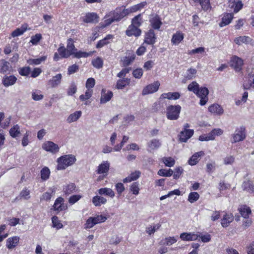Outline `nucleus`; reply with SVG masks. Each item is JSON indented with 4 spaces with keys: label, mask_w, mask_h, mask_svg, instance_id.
Wrapping results in <instances>:
<instances>
[{
    "label": "nucleus",
    "mask_w": 254,
    "mask_h": 254,
    "mask_svg": "<svg viewBox=\"0 0 254 254\" xmlns=\"http://www.w3.org/2000/svg\"><path fill=\"white\" fill-rule=\"evenodd\" d=\"M92 54V52H91L90 53H87L85 52H82L81 51L75 52L74 54L73 55L74 57L76 58H87L88 57L91 56Z\"/></svg>",
    "instance_id": "5fc2aeb1"
},
{
    "label": "nucleus",
    "mask_w": 254,
    "mask_h": 254,
    "mask_svg": "<svg viewBox=\"0 0 254 254\" xmlns=\"http://www.w3.org/2000/svg\"><path fill=\"white\" fill-rule=\"evenodd\" d=\"M195 94L200 98L199 104L201 106L206 104L208 100V95L209 94L208 89L206 87H200Z\"/></svg>",
    "instance_id": "0eeeda50"
},
{
    "label": "nucleus",
    "mask_w": 254,
    "mask_h": 254,
    "mask_svg": "<svg viewBox=\"0 0 254 254\" xmlns=\"http://www.w3.org/2000/svg\"><path fill=\"white\" fill-rule=\"evenodd\" d=\"M193 129H189L181 131L179 134V140L181 142H186L193 134Z\"/></svg>",
    "instance_id": "2eb2a0df"
},
{
    "label": "nucleus",
    "mask_w": 254,
    "mask_h": 254,
    "mask_svg": "<svg viewBox=\"0 0 254 254\" xmlns=\"http://www.w3.org/2000/svg\"><path fill=\"white\" fill-rule=\"evenodd\" d=\"M208 111L211 113L217 115H221L223 113V109L221 106L217 104H214L210 106L208 108Z\"/></svg>",
    "instance_id": "393cba45"
},
{
    "label": "nucleus",
    "mask_w": 254,
    "mask_h": 254,
    "mask_svg": "<svg viewBox=\"0 0 254 254\" xmlns=\"http://www.w3.org/2000/svg\"><path fill=\"white\" fill-rule=\"evenodd\" d=\"M82 195L80 194L72 195L69 197L68 199V202L73 205L77 202L80 198H81Z\"/></svg>",
    "instance_id": "774afa93"
},
{
    "label": "nucleus",
    "mask_w": 254,
    "mask_h": 254,
    "mask_svg": "<svg viewBox=\"0 0 254 254\" xmlns=\"http://www.w3.org/2000/svg\"><path fill=\"white\" fill-rule=\"evenodd\" d=\"M113 96V94L111 91H108L106 92L105 89H103L101 92V97L100 98V103L104 104L109 102Z\"/></svg>",
    "instance_id": "aec40b11"
},
{
    "label": "nucleus",
    "mask_w": 254,
    "mask_h": 254,
    "mask_svg": "<svg viewBox=\"0 0 254 254\" xmlns=\"http://www.w3.org/2000/svg\"><path fill=\"white\" fill-rule=\"evenodd\" d=\"M223 131L220 128H215L211 130L207 134H203L200 135L199 140L201 141L213 140L216 136H218L222 134Z\"/></svg>",
    "instance_id": "20e7f679"
},
{
    "label": "nucleus",
    "mask_w": 254,
    "mask_h": 254,
    "mask_svg": "<svg viewBox=\"0 0 254 254\" xmlns=\"http://www.w3.org/2000/svg\"><path fill=\"white\" fill-rule=\"evenodd\" d=\"M246 137V128L241 126L236 128L232 135V143H237L244 140Z\"/></svg>",
    "instance_id": "7ed1b4c3"
},
{
    "label": "nucleus",
    "mask_w": 254,
    "mask_h": 254,
    "mask_svg": "<svg viewBox=\"0 0 254 254\" xmlns=\"http://www.w3.org/2000/svg\"><path fill=\"white\" fill-rule=\"evenodd\" d=\"M30 198V191L25 188L23 190L20 192V195L19 197H17L15 199L19 200L21 198H23L24 199L27 200Z\"/></svg>",
    "instance_id": "79ce46f5"
},
{
    "label": "nucleus",
    "mask_w": 254,
    "mask_h": 254,
    "mask_svg": "<svg viewBox=\"0 0 254 254\" xmlns=\"http://www.w3.org/2000/svg\"><path fill=\"white\" fill-rule=\"evenodd\" d=\"M199 88V84L195 81L192 82L188 86V90L193 92L195 94L197 93Z\"/></svg>",
    "instance_id": "3c124183"
},
{
    "label": "nucleus",
    "mask_w": 254,
    "mask_h": 254,
    "mask_svg": "<svg viewBox=\"0 0 254 254\" xmlns=\"http://www.w3.org/2000/svg\"><path fill=\"white\" fill-rule=\"evenodd\" d=\"M181 107L179 105H170L166 108V115L170 120H176L180 116Z\"/></svg>",
    "instance_id": "f03ea898"
},
{
    "label": "nucleus",
    "mask_w": 254,
    "mask_h": 254,
    "mask_svg": "<svg viewBox=\"0 0 254 254\" xmlns=\"http://www.w3.org/2000/svg\"><path fill=\"white\" fill-rule=\"evenodd\" d=\"M31 72V69L29 66L20 68L18 69L19 73L22 76H27Z\"/></svg>",
    "instance_id": "e2e57ef3"
},
{
    "label": "nucleus",
    "mask_w": 254,
    "mask_h": 254,
    "mask_svg": "<svg viewBox=\"0 0 254 254\" xmlns=\"http://www.w3.org/2000/svg\"><path fill=\"white\" fill-rule=\"evenodd\" d=\"M184 38V34L181 31H177L173 35L171 42L173 45H178L183 40Z\"/></svg>",
    "instance_id": "4be33fe9"
},
{
    "label": "nucleus",
    "mask_w": 254,
    "mask_h": 254,
    "mask_svg": "<svg viewBox=\"0 0 254 254\" xmlns=\"http://www.w3.org/2000/svg\"><path fill=\"white\" fill-rule=\"evenodd\" d=\"M106 202V198L101 196L96 195L92 199V203L96 206H99L101 204H105Z\"/></svg>",
    "instance_id": "f704fd0d"
},
{
    "label": "nucleus",
    "mask_w": 254,
    "mask_h": 254,
    "mask_svg": "<svg viewBox=\"0 0 254 254\" xmlns=\"http://www.w3.org/2000/svg\"><path fill=\"white\" fill-rule=\"evenodd\" d=\"M11 70V66L9 62L5 60H1L0 63V72L4 73L7 72H10Z\"/></svg>",
    "instance_id": "a878e982"
},
{
    "label": "nucleus",
    "mask_w": 254,
    "mask_h": 254,
    "mask_svg": "<svg viewBox=\"0 0 254 254\" xmlns=\"http://www.w3.org/2000/svg\"><path fill=\"white\" fill-rule=\"evenodd\" d=\"M173 174V171L172 169H160L158 172V175L160 176L170 177Z\"/></svg>",
    "instance_id": "4d7b16f0"
},
{
    "label": "nucleus",
    "mask_w": 254,
    "mask_h": 254,
    "mask_svg": "<svg viewBox=\"0 0 254 254\" xmlns=\"http://www.w3.org/2000/svg\"><path fill=\"white\" fill-rule=\"evenodd\" d=\"M46 59V56H43L38 59H29L27 62L30 65H38L45 61Z\"/></svg>",
    "instance_id": "603ef678"
},
{
    "label": "nucleus",
    "mask_w": 254,
    "mask_h": 254,
    "mask_svg": "<svg viewBox=\"0 0 254 254\" xmlns=\"http://www.w3.org/2000/svg\"><path fill=\"white\" fill-rule=\"evenodd\" d=\"M10 135L13 138L19 137L20 134V128L18 125H14L9 130Z\"/></svg>",
    "instance_id": "58836bf2"
},
{
    "label": "nucleus",
    "mask_w": 254,
    "mask_h": 254,
    "mask_svg": "<svg viewBox=\"0 0 254 254\" xmlns=\"http://www.w3.org/2000/svg\"><path fill=\"white\" fill-rule=\"evenodd\" d=\"M95 225L105 222L107 220L106 216L103 215H98L92 217Z\"/></svg>",
    "instance_id": "0e129e2a"
},
{
    "label": "nucleus",
    "mask_w": 254,
    "mask_h": 254,
    "mask_svg": "<svg viewBox=\"0 0 254 254\" xmlns=\"http://www.w3.org/2000/svg\"><path fill=\"white\" fill-rule=\"evenodd\" d=\"M58 52L61 58H67L71 56V53L67 51L66 48H65L64 46L59 47L58 49Z\"/></svg>",
    "instance_id": "37998d69"
},
{
    "label": "nucleus",
    "mask_w": 254,
    "mask_h": 254,
    "mask_svg": "<svg viewBox=\"0 0 254 254\" xmlns=\"http://www.w3.org/2000/svg\"><path fill=\"white\" fill-rule=\"evenodd\" d=\"M62 78V74L58 73L48 81V84L52 88L57 87L61 84Z\"/></svg>",
    "instance_id": "dca6fc26"
},
{
    "label": "nucleus",
    "mask_w": 254,
    "mask_h": 254,
    "mask_svg": "<svg viewBox=\"0 0 254 254\" xmlns=\"http://www.w3.org/2000/svg\"><path fill=\"white\" fill-rule=\"evenodd\" d=\"M17 80V78L14 75H5L2 80V83L5 87H8L14 85Z\"/></svg>",
    "instance_id": "f3484780"
},
{
    "label": "nucleus",
    "mask_w": 254,
    "mask_h": 254,
    "mask_svg": "<svg viewBox=\"0 0 254 254\" xmlns=\"http://www.w3.org/2000/svg\"><path fill=\"white\" fill-rule=\"evenodd\" d=\"M199 237L197 234L194 233H183L180 235V238L183 241H192L197 239Z\"/></svg>",
    "instance_id": "6ab92c4d"
},
{
    "label": "nucleus",
    "mask_w": 254,
    "mask_h": 254,
    "mask_svg": "<svg viewBox=\"0 0 254 254\" xmlns=\"http://www.w3.org/2000/svg\"><path fill=\"white\" fill-rule=\"evenodd\" d=\"M141 31L138 28V27L130 25L126 30V34L128 36H135L136 37L140 35Z\"/></svg>",
    "instance_id": "a211bd4d"
},
{
    "label": "nucleus",
    "mask_w": 254,
    "mask_h": 254,
    "mask_svg": "<svg viewBox=\"0 0 254 254\" xmlns=\"http://www.w3.org/2000/svg\"><path fill=\"white\" fill-rule=\"evenodd\" d=\"M93 94V90L92 89H87L84 95L82 94L79 96V99L81 101H85L92 96Z\"/></svg>",
    "instance_id": "680f3d73"
},
{
    "label": "nucleus",
    "mask_w": 254,
    "mask_h": 254,
    "mask_svg": "<svg viewBox=\"0 0 254 254\" xmlns=\"http://www.w3.org/2000/svg\"><path fill=\"white\" fill-rule=\"evenodd\" d=\"M163 162L165 164L166 166L172 167L175 163V161L174 158L171 157H164L162 159Z\"/></svg>",
    "instance_id": "6e6d98bb"
},
{
    "label": "nucleus",
    "mask_w": 254,
    "mask_h": 254,
    "mask_svg": "<svg viewBox=\"0 0 254 254\" xmlns=\"http://www.w3.org/2000/svg\"><path fill=\"white\" fill-rule=\"evenodd\" d=\"M199 197V195L197 192H190L188 196V201L190 203H193L197 201Z\"/></svg>",
    "instance_id": "13d9d810"
},
{
    "label": "nucleus",
    "mask_w": 254,
    "mask_h": 254,
    "mask_svg": "<svg viewBox=\"0 0 254 254\" xmlns=\"http://www.w3.org/2000/svg\"><path fill=\"white\" fill-rule=\"evenodd\" d=\"M52 222L53 224V227L56 228L57 230L61 229L63 227V225L61 223V221L56 216H54L52 217Z\"/></svg>",
    "instance_id": "8fccbe9b"
},
{
    "label": "nucleus",
    "mask_w": 254,
    "mask_h": 254,
    "mask_svg": "<svg viewBox=\"0 0 254 254\" xmlns=\"http://www.w3.org/2000/svg\"><path fill=\"white\" fill-rule=\"evenodd\" d=\"M75 189L76 187L75 185L73 183H71L65 186L64 187L63 190L65 194H69L75 191Z\"/></svg>",
    "instance_id": "c03bdc74"
},
{
    "label": "nucleus",
    "mask_w": 254,
    "mask_h": 254,
    "mask_svg": "<svg viewBox=\"0 0 254 254\" xmlns=\"http://www.w3.org/2000/svg\"><path fill=\"white\" fill-rule=\"evenodd\" d=\"M204 152L202 151L194 153L189 160L188 163L190 165H196L199 160V158L204 155Z\"/></svg>",
    "instance_id": "5701e85b"
},
{
    "label": "nucleus",
    "mask_w": 254,
    "mask_h": 254,
    "mask_svg": "<svg viewBox=\"0 0 254 254\" xmlns=\"http://www.w3.org/2000/svg\"><path fill=\"white\" fill-rule=\"evenodd\" d=\"M161 145V141L157 139H151L147 143V146L150 151L158 149Z\"/></svg>",
    "instance_id": "bb28decb"
},
{
    "label": "nucleus",
    "mask_w": 254,
    "mask_h": 254,
    "mask_svg": "<svg viewBox=\"0 0 254 254\" xmlns=\"http://www.w3.org/2000/svg\"><path fill=\"white\" fill-rule=\"evenodd\" d=\"M234 15L233 13H225L224 14L222 18V21L220 23L219 26L220 27L225 26L231 23Z\"/></svg>",
    "instance_id": "b1692460"
},
{
    "label": "nucleus",
    "mask_w": 254,
    "mask_h": 254,
    "mask_svg": "<svg viewBox=\"0 0 254 254\" xmlns=\"http://www.w3.org/2000/svg\"><path fill=\"white\" fill-rule=\"evenodd\" d=\"M110 164L108 161H103L97 167L96 173L106 176L110 169Z\"/></svg>",
    "instance_id": "9d476101"
},
{
    "label": "nucleus",
    "mask_w": 254,
    "mask_h": 254,
    "mask_svg": "<svg viewBox=\"0 0 254 254\" xmlns=\"http://www.w3.org/2000/svg\"><path fill=\"white\" fill-rule=\"evenodd\" d=\"M100 195H105L113 198L115 196V192L112 189L108 188H101L98 190Z\"/></svg>",
    "instance_id": "473e14b6"
},
{
    "label": "nucleus",
    "mask_w": 254,
    "mask_h": 254,
    "mask_svg": "<svg viewBox=\"0 0 254 254\" xmlns=\"http://www.w3.org/2000/svg\"><path fill=\"white\" fill-rule=\"evenodd\" d=\"M142 23V20L141 18V15L138 14V15L135 16L132 20L131 25L139 27Z\"/></svg>",
    "instance_id": "338daca9"
},
{
    "label": "nucleus",
    "mask_w": 254,
    "mask_h": 254,
    "mask_svg": "<svg viewBox=\"0 0 254 254\" xmlns=\"http://www.w3.org/2000/svg\"><path fill=\"white\" fill-rule=\"evenodd\" d=\"M149 21L151 25L155 29H159L162 24V22L159 17L156 14L152 15Z\"/></svg>",
    "instance_id": "412c9836"
},
{
    "label": "nucleus",
    "mask_w": 254,
    "mask_h": 254,
    "mask_svg": "<svg viewBox=\"0 0 254 254\" xmlns=\"http://www.w3.org/2000/svg\"><path fill=\"white\" fill-rule=\"evenodd\" d=\"M92 64L94 67L100 69L103 67V61L101 58L98 57L92 60Z\"/></svg>",
    "instance_id": "49530a36"
},
{
    "label": "nucleus",
    "mask_w": 254,
    "mask_h": 254,
    "mask_svg": "<svg viewBox=\"0 0 254 254\" xmlns=\"http://www.w3.org/2000/svg\"><path fill=\"white\" fill-rule=\"evenodd\" d=\"M130 82V79L127 78H123L118 80L116 84L117 88L122 89L125 86L128 85Z\"/></svg>",
    "instance_id": "a19ab883"
},
{
    "label": "nucleus",
    "mask_w": 254,
    "mask_h": 254,
    "mask_svg": "<svg viewBox=\"0 0 254 254\" xmlns=\"http://www.w3.org/2000/svg\"><path fill=\"white\" fill-rule=\"evenodd\" d=\"M54 209L58 212L65 210L67 208L66 204H64V199L62 197L56 199L54 204Z\"/></svg>",
    "instance_id": "f8f14e48"
},
{
    "label": "nucleus",
    "mask_w": 254,
    "mask_h": 254,
    "mask_svg": "<svg viewBox=\"0 0 254 254\" xmlns=\"http://www.w3.org/2000/svg\"><path fill=\"white\" fill-rule=\"evenodd\" d=\"M104 19V21L100 23V26L101 28H105L115 22L112 16L107 17V14L105 16Z\"/></svg>",
    "instance_id": "09e8293b"
},
{
    "label": "nucleus",
    "mask_w": 254,
    "mask_h": 254,
    "mask_svg": "<svg viewBox=\"0 0 254 254\" xmlns=\"http://www.w3.org/2000/svg\"><path fill=\"white\" fill-rule=\"evenodd\" d=\"M28 28V25L26 24H23L20 27L16 29L11 33L12 37H16L22 35L26 31Z\"/></svg>",
    "instance_id": "7c9ffc66"
},
{
    "label": "nucleus",
    "mask_w": 254,
    "mask_h": 254,
    "mask_svg": "<svg viewBox=\"0 0 254 254\" xmlns=\"http://www.w3.org/2000/svg\"><path fill=\"white\" fill-rule=\"evenodd\" d=\"M242 188L250 193L254 192V184L250 181H244L242 184Z\"/></svg>",
    "instance_id": "4c0bfd02"
},
{
    "label": "nucleus",
    "mask_w": 254,
    "mask_h": 254,
    "mask_svg": "<svg viewBox=\"0 0 254 254\" xmlns=\"http://www.w3.org/2000/svg\"><path fill=\"white\" fill-rule=\"evenodd\" d=\"M66 49L67 51L71 53V55H73L77 49L75 48L73 40L72 39H69L67 40Z\"/></svg>",
    "instance_id": "a18cd8bd"
},
{
    "label": "nucleus",
    "mask_w": 254,
    "mask_h": 254,
    "mask_svg": "<svg viewBox=\"0 0 254 254\" xmlns=\"http://www.w3.org/2000/svg\"><path fill=\"white\" fill-rule=\"evenodd\" d=\"M233 220L234 217L231 213L226 214L221 220V225L223 227H228Z\"/></svg>",
    "instance_id": "2f4dec72"
},
{
    "label": "nucleus",
    "mask_w": 254,
    "mask_h": 254,
    "mask_svg": "<svg viewBox=\"0 0 254 254\" xmlns=\"http://www.w3.org/2000/svg\"><path fill=\"white\" fill-rule=\"evenodd\" d=\"M145 4V3L142 2V3L133 5L132 6H131L128 8H127V9L125 8V11H126L127 14L128 15L130 13L134 12L137 11L138 10H140V9H141L142 8H143L144 7Z\"/></svg>",
    "instance_id": "e433bc0d"
},
{
    "label": "nucleus",
    "mask_w": 254,
    "mask_h": 254,
    "mask_svg": "<svg viewBox=\"0 0 254 254\" xmlns=\"http://www.w3.org/2000/svg\"><path fill=\"white\" fill-rule=\"evenodd\" d=\"M160 85V84L158 81L150 84L144 88L142 91V94L143 95H145L156 92L158 91Z\"/></svg>",
    "instance_id": "1a4fd4ad"
},
{
    "label": "nucleus",
    "mask_w": 254,
    "mask_h": 254,
    "mask_svg": "<svg viewBox=\"0 0 254 254\" xmlns=\"http://www.w3.org/2000/svg\"><path fill=\"white\" fill-rule=\"evenodd\" d=\"M196 73V70L194 68H190L187 70L185 77L187 80H190L195 77Z\"/></svg>",
    "instance_id": "864d4df0"
},
{
    "label": "nucleus",
    "mask_w": 254,
    "mask_h": 254,
    "mask_svg": "<svg viewBox=\"0 0 254 254\" xmlns=\"http://www.w3.org/2000/svg\"><path fill=\"white\" fill-rule=\"evenodd\" d=\"M99 17L96 13L88 12L81 17L82 21L86 23H96L99 21Z\"/></svg>",
    "instance_id": "6e6552de"
},
{
    "label": "nucleus",
    "mask_w": 254,
    "mask_h": 254,
    "mask_svg": "<svg viewBox=\"0 0 254 254\" xmlns=\"http://www.w3.org/2000/svg\"><path fill=\"white\" fill-rule=\"evenodd\" d=\"M127 15L125 8L122 9L121 7L116 8L115 10L110 11L107 14V17L112 16L115 21H119Z\"/></svg>",
    "instance_id": "423d86ee"
},
{
    "label": "nucleus",
    "mask_w": 254,
    "mask_h": 254,
    "mask_svg": "<svg viewBox=\"0 0 254 254\" xmlns=\"http://www.w3.org/2000/svg\"><path fill=\"white\" fill-rule=\"evenodd\" d=\"M42 148L46 151L55 154L59 152L60 147L52 141H45L42 146Z\"/></svg>",
    "instance_id": "39448f33"
},
{
    "label": "nucleus",
    "mask_w": 254,
    "mask_h": 254,
    "mask_svg": "<svg viewBox=\"0 0 254 254\" xmlns=\"http://www.w3.org/2000/svg\"><path fill=\"white\" fill-rule=\"evenodd\" d=\"M75 156L72 154L64 155L58 158L57 160V169L64 170L73 165L76 161Z\"/></svg>",
    "instance_id": "f257e3e1"
},
{
    "label": "nucleus",
    "mask_w": 254,
    "mask_h": 254,
    "mask_svg": "<svg viewBox=\"0 0 254 254\" xmlns=\"http://www.w3.org/2000/svg\"><path fill=\"white\" fill-rule=\"evenodd\" d=\"M238 210L242 216L245 219L248 218L249 215L251 214V208L245 205L241 206Z\"/></svg>",
    "instance_id": "cd10ccee"
},
{
    "label": "nucleus",
    "mask_w": 254,
    "mask_h": 254,
    "mask_svg": "<svg viewBox=\"0 0 254 254\" xmlns=\"http://www.w3.org/2000/svg\"><path fill=\"white\" fill-rule=\"evenodd\" d=\"M199 3L202 9L205 11H207L211 8L209 0H200Z\"/></svg>",
    "instance_id": "bf43d9fd"
},
{
    "label": "nucleus",
    "mask_w": 254,
    "mask_h": 254,
    "mask_svg": "<svg viewBox=\"0 0 254 254\" xmlns=\"http://www.w3.org/2000/svg\"><path fill=\"white\" fill-rule=\"evenodd\" d=\"M82 112L80 111H75L71 114L67 118L66 121L68 123L76 121L81 116Z\"/></svg>",
    "instance_id": "c9c22d12"
},
{
    "label": "nucleus",
    "mask_w": 254,
    "mask_h": 254,
    "mask_svg": "<svg viewBox=\"0 0 254 254\" xmlns=\"http://www.w3.org/2000/svg\"><path fill=\"white\" fill-rule=\"evenodd\" d=\"M113 36L109 34L106 36L103 39L100 40L96 45L97 48H101L105 45L108 44L110 42L109 40L112 39Z\"/></svg>",
    "instance_id": "ea45409f"
},
{
    "label": "nucleus",
    "mask_w": 254,
    "mask_h": 254,
    "mask_svg": "<svg viewBox=\"0 0 254 254\" xmlns=\"http://www.w3.org/2000/svg\"><path fill=\"white\" fill-rule=\"evenodd\" d=\"M231 66L233 67L236 71H240L243 65V61L239 57L234 56L231 58Z\"/></svg>",
    "instance_id": "9b49d317"
},
{
    "label": "nucleus",
    "mask_w": 254,
    "mask_h": 254,
    "mask_svg": "<svg viewBox=\"0 0 254 254\" xmlns=\"http://www.w3.org/2000/svg\"><path fill=\"white\" fill-rule=\"evenodd\" d=\"M156 37L153 29H150L146 33L144 42L148 45H153L156 42Z\"/></svg>",
    "instance_id": "ddd939ff"
},
{
    "label": "nucleus",
    "mask_w": 254,
    "mask_h": 254,
    "mask_svg": "<svg viewBox=\"0 0 254 254\" xmlns=\"http://www.w3.org/2000/svg\"><path fill=\"white\" fill-rule=\"evenodd\" d=\"M252 39L246 36H239L234 40L235 43L238 45H241L242 44H249L252 42Z\"/></svg>",
    "instance_id": "c85d7f7f"
},
{
    "label": "nucleus",
    "mask_w": 254,
    "mask_h": 254,
    "mask_svg": "<svg viewBox=\"0 0 254 254\" xmlns=\"http://www.w3.org/2000/svg\"><path fill=\"white\" fill-rule=\"evenodd\" d=\"M19 240L20 238L18 236L9 237L6 240V246L9 250L13 249L17 246Z\"/></svg>",
    "instance_id": "4468645a"
},
{
    "label": "nucleus",
    "mask_w": 254,
    "mask_h": 254,
    "mask_svg": "<svg viewBox=\"0 0 254 254\" xmlns=\"http://www.w3.org/2000/svg\"><path fill=\"white\" fill-rule=\"evenodd\" d=\"M42 39V35L41 34H36L32 36L31 38L30 42L33 45H36Z\"/></svg>",
    "instance_id": "69168bd1"
},
{
    "label": "nucleus",
    "mask_w": 254,
    "mask_h": 254,
    "mask_svg": "<svg viewBox=\"0 0 254 254\" xmlns=\"http://www.w3.org/2000/svg\"><path fill=\"white\" fill-rule=\"evenodd\" d=\"M180 94L178 92H168L162 94L161 95V98L169 100H177L180 98Z\"/></svg>",
    "instance_id": "c756f323"
},
{
    "label": "nucleus",
    "mask_w": 254,
    "mask_h": 254,
    "mask_svg": "<svg viewBox=\"0 0 254 254\" xmlns=\"http://www.w3.org/2000/svg\"><path fill=\"white\" fill-rule=\"evenodd\" d=\"M55 188H50L48 191L44 193L40 197L41 200L48 201L50 200L52 196L55 194Z\"/></svg>",
    "instance_id": "72a5a7b5"
},
{
    "label": "nucleus",
    "mask_w": 254,
    "mask_h": 254,
    "mask_svg": "<svg viewBox=\"0 0 254 254\" xmlns=\"http://www.w3.org/2000/svg\"><path fill=\"white\" fill-rule=\"evenodd\" d=\"M50 169L47 167H44L41 171V178L43 181L47 180L50 175Z\"/></svg>",
    "instance_id": "de8ad7c7"
},
{
    "label": "nucleus",
    "mask_w": 254,
    "mask_h": 254,
    "mask_svg": "<svg viewBox=\"0 0 254 254\" xmlns=\"http://www.w3.org/2000/svg\"><path fill=\"white\" fill-rule=\"evenodd\" d=\"M44 96L39 90H36L32 93V98L35 101H40L43 99Z\"/></svg>",
    "instance_id": "052dcab7"
}]
</instances>
